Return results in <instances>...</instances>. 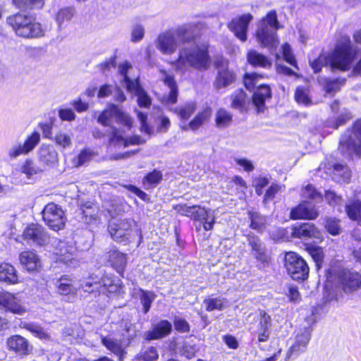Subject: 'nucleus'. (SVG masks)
I'll use <instances>...</instances> for the list:
<instances>
[{"label":"nucleus","instance_id":"f257e3e1","mask_svg":"<svg viewBox=\"0 0 361 361\" xmlns=\"http://www.w3.org/2000/svg\"><path fill=\"white\" fill-rule=\"evenodd\" d=\"M357 54L350 37L342 36L337 41L334 49L328 55L320 54L313 61L310 60V64L315 73H319L324 66H329L331 70L346 71L350 69Z\"/></svg>","mask_w":361,"mask_h":361},{"label":"nucleus","instance_id":"f03ea898","mask_svg":"<svg viewBox=\"0 0 361 361\" xmlns=\"http://www.w3.org/2000/svg\"><path fill=\"white\" fill-rule=\"evenodd\" d=\"M211 63L209 44L201 43L181 47L178 51V57L173 62V65L176 71L185 73L190 68L206 71L210 67Z\"/></svg>","mask_w":361,"mask_h":361},{"label":"nucleus","instance_id":"7ed1b4c3","mask_svg":"<svg viewBox=\"0 0 361 361\" xmlns=\"http://www.w3.org/2000/svg\"><path fill=\"white\" fill-rule=\"evenodd\" d=\"M276 11H269L257 25L255 36L263 47L272 48L277 45V31L281 27Z\"/></svg>","mask_w":361,"mask_h":361},{"label":"nucleus","instance_id":"20e7f679","mask_svg":"<svg viewBox=\"0 0 361 361\" xmlns=\"http://www.w3.org/2000/svg\"><path fill=\"white\" fill-rule=\"evenodd\" d=\"M6 22L19 37L35 38L43 35L40 23L35 22L33 17L30 15L17 13L8 16Z\"/></svg>","mask_w":361,"mask_h":361},{"label":"nucleus","instance_id":"39448f33","mask_svg":"<svg viewBox=\"0 0 361 361\" xmlns=\"http://www.w3.org/2000/svg\"><path fill=\"white\" fill-rule=\"evenodd\" d=\"M173 209L180 215L190 216L195 221L196 229L200 231L202 224L205 231L213 228L215 223L214 211L198 205L188 206L187 204H176Z\"/></svg>","mask_w":361,"mask_h":361},{"label":"nucleus","instance_id":"423d86ee","mask_svg":"<svg viewBox=\"0 0 361 361\" xmlns=\"http://www.w3.org/2000/svg\"><path fill=\"white\" fill-rule=\"evenodd\" d=\"M114 121L128 128H130L133 125L132 118L122 111L118 106L111 104L108 109L104 110L99 114L97 118V122L104 126L111 127V134L114 137H116L117 130L116 128L112 127Z\"/></svg>","mask_w":361,"mask_h":361},{"label":"nucleus","instance_id":"0eeeda50","mask_svg":"<svg viewBox=\"0 0 361 361\" xmlns=\"http://www.w3.org/2000/svg\"><path fill=\"white\" fill-rule=\"evenodd\" d=\"M284 266L288 275L295 281H305L309 275V267L298 254L287 252L284 257Z\"/></svg>","mask_w":361,"mask_h":361},{"label":"nucleus","instance_id":"6e6552de","mask_svg":"<svg viewBox=\"0 0 361 361\" xmlns=\"http://www.w3.org/2000/svg\"><path fill=\"white\" fill-rule=\"evenodd\" d=\"M135 224L132 219H115L109 223L108 230L115 241L127 244L131 240L132 228Z\"/></svg>","mask_w":361,"mask_h":361},{"label":"nucleus","instance_id":"1a4fd4ad","mask_svg":"<svg viewBox=\"0 0 361 361\" xmlns=\"http://www.w3.org/2000/svg\"><path fill=\"white\" fill-rule=\"evenodd\" d=\"M42 219L46 224L54 231L63 228L66 218L61 207L54 203H48L42 212Z\"/></svg>","mask_w":361,"mask_h":361},{"label":"nucleus","instance_id":"9d476101","mask_svg":"<svg viewBox=\"0 0 361 361\" xmlns=\"http://www.w3.org/2000/svg\"><path fill=\"white\" fill-rule=\"evenodd\" d=\"M308 326H304L296 334L293 343L287 352V357H298L305 353L307 348L308 343L311 339L313 329L312 325L315 322H312L311 324L307 321Z\"/></svg>","mask_w":361,"mask_h":361},{"label":"nucleus","instance_id":"9b49d317","mask_svg":"<svg viewBox=\"0 0 361 361\" xmlns=\"http://www.w3.org/2000/svg\"><path fill=\"white\" fill-rule=\"evenodd\" d=\"M40 142V134L34 131L23 143L14 144L7 151L8 160L13 161L21 155H27L32 152Z\"/></svg>","mask_w":361,"mask_h":361},{"label":"nucleus","instance_id":"f8f14e48","mask_svg":"<svg viewBox=\"0 0 361 361\" xmlns=\"http://www.w3.org/2000/svg\"><path fill=\"white\" fill-rule=\"evenodd\" d=\"M339 145L342 152H345V149H354L356 145L361 151V118L353 123L352 130L348 129L341 135Z\"/></svg>","mask_w":361,"mask_h":361},{"label":"nucleus","instance_id":"ddd939ff","mask_svg":"<svg viewBox=\"0 0 361 361\" xmlns=\"http://www.w3.org/2000/svg\"><path fill=\"white\" fill-rule=\"evenodd\" d=\"M253 20L251 13H245L233 18L227 25L228 28L235 37L243 42L247 39L249 25Z\"/></svg>","mask_w":361,"mask_h":361},{"label":"nucleus","instance_id":"4468645a","mask_svg":"<svg viewBox=\"0 0 361 361\" xmlns=\"http://www.w3.org/2000/svg\"><path fill=\"white\" fill-rule=\"evenodd\" d=\"M8 349L17 355L24 357L32 353L33 347L29 341L20 335H13L6 340Z\"/></svg>","mask_w":361,"mask_h":361},{"label":"nucleus","instance_id":"2eb2a0df","mask_svg":"<svg viewBox=\"0 0 361 361\" xmlns=\"http://www.w3.org/2000/svg\"><path fill=\"white\" fill-rule=\"evenodd\" d=\"M37 158L44 169L55 166L59 161V154L53 145L42 144L37 150Z\"/></svg>","mask_w":361,"mask_h":361},{"label":"nucleus","instance_id":"dca6fc26","mask_svg":"<svg viewBox=\"0 0 361 361\" xmlns=\"http://www.w3.org/2000/svg\"><path fill=\"white\" fill-rule=\"evenodd\" d=\"M172 331V324L166 319H161L159 322L154 324L150 330L145 331L143 334V338L147 341L152 340H160L168 336Z\"/></svg>","mask_w":361,"mask_h":361},{"label":"nucleus","instance_id":"f3484780","mask_svg":"<svg viewBox=\"0 0 361 361\" xmlns=\"http://www.w3.org/2000/svg\"><path fill=\"white\" fill-rule=\"evenodd\" d=\"M198 24L190 23L178 27L174 34L177 39L178 44L180 43L183 46H191L195 43L197 36V30Z\"/></svg>","mask_w":361,"mask_h":361},{"label":"nucleus","instance_id":"a211bd4d","mask_svg":"<svg viewBox=\"0 0 361 361\" xmlns=\"http://www.w3.org/2000/svg\"><path fill=\"white\" fill-rule=\"evenodd\" d=\"M178 42L173 32H165L159 35L157 48L164 54H173L178 47Z\"/></svg>","mask_w":361,"mask_h":361},{"label":"nucleus","instance_id":"6ab92c4d","mask_svg":"<svg viewBox=\"0 0 361 361\" xmlns=\"http://www.w3.org/2000/svg\"><path fill=\"white\" fill-rule=\"evenodd\" d=\"M73 282V280L70 276L63 275L55 283L59 293L64 296V300L68 302H73L77 293Z\"/></svg>","mask_w":361,"mask_h":361},{"label":"nucleus","instance_id":"aec40b11","mask_svg":"<svg viewBox=\"0 0 361 361\" xmlns=\"http://www.w3.org/2000/svg\"><path fill=\"white\" fill-rule=\"evenodd\" d=\"M319 215L314 205L309 202H302L293 208L290 213L291 219H314Z\"/></svg>","mask_w":361,"mask_h":361},{"label":"nucleus","instance_id":"412c9836","mask_svg":"<svg viewBox=\"0 0 361 361\" xmlns=\"http://www.w3.org/2000/svg\"><path fill=\"white\" fill-rule=\"evenodd\" d=\"M25 240H31L39 245H44L49 240V235L44 228L38 224L29 225L23 232Z\"/></svg>","mask_w":361,"mask_h":361},{"label":"nucleus","instance_id":"4be33fe9","mask_svg":"<svg viewBox=\"0 0 361 361\" xmlns=\"http://www.w3.org/2000/svg\"><path fill=\"white\" fill-rule=\"evenodd\" d=\"M271 317L264 311L259 312V322L257 329L254 331V336L258 342H266L270 336Z\"/></svg>","mask_w":361,"mask_h":361},{"label":"nucleus","instance_id":"5701e85b","mask_svg":"<svg viewBox=\"0 0 361 361\" xmlns=\"http://www.w3.org/2000/svg\"><path fill=\"white\" fill-rule=\"evenodd\" d=\"M340 283L345 293H350L361 287V274L344 271L339 278Z\"/></svg>","mask_w":361,"mask_h":361},{"label":"nucleus","instance_id":"b1692460","mask_svg":"<svg viewBox=\"0 0 361 361\" xmlns=\"http://www.w3.org/2000/svg\"><path fill=\"white\" fill-rule=\"evenodd\" d=\"M118 331L121 336V342L126 345H128L139 332L136 324L128 319L120 322Z\"/></svg>","mask_w":361,"mask_h":361},{"label":"nucleus","instance_id":"393cba45","mask_svg":"<svg viewBox=\"0 0 361 361\" xmlns=\"http://www.w3.org/2000/svg\"><path fill=\"white\" fill-rule=\"evenodd\" d=\"M271 90L267 85H259L252 94V103L256 106L258 113L264 112L265 102L271 97Z\"/></svg>","mask_w":361,"mask_h":361},{"label":"nucleus","instance_id":"a878e982","mask_svg":"<svg viewBox=\"0 0 361 361\" xmlns=\"http://www.w3.org/2000/svg\"><path fill=\"white\" fill-rule=\"evenodd\" d=\"M291 236L295 238H318L319 231L313 224L303 223L291 227Z\"/></svg>","mask_w":361,"mask_h":361},{"label":"nucleus","instance_id":"bb28decb","mask_svg":"<svg viewBox=\"0 0 361 361\" xmlns=\"http://www.w3.org/2000/svg\"><path fill=\"white\" fill-rule=\"evenodd\" d=\"M248 245L252 248V254L255 258L262 262H267L268 256L266 252V247L259 238L252 233H250L247 236Z\"/></svg>","mask_w":361,"mask_h":361},{"label":"nucleus","instance_id":"cd10ccee","mask_svg":"<svg viewBox=\"0 0 361 361\" xmlns=\"http://www.w3.org/2000/svg\"><path fill=\"white\" fill-rule=\"evenodd\" d=\"M0 305L14 314L21 315L25 312V308L18 302L15 295L7 292L0 293Z\"/></svg>","mask_w":361,"mask_h":361},{"label":"nucleus","instance_id":"c85d7f7f","mask_svg":"<svg viewBox=\"0 0 361 361\" xmlns=\"http://www.w3.org/2000/svg\"><path fill=\"white\" fill-rule=\"evenodd\" d=\"M235 80V73L226 67H219L214 86L216 90L226 87Z\"/></svg>","mask_w":361,"mask_h":361},{"label":"nucleus","instance_id":"c756f323","mask_svg":"<svg viewBox=\"0 0 361 361\" xmlns=\"http://www.w3.org/2000/svg\"><path fill=\"white\" fill-rule=\"evenodd\" d=\"M0 281L9 285H13L18 282L17 271L13 265L8 263L0 264Z\"/></svg>","mask_w":361,"mask_h":361},{"label":"nucleus","instance_id":"7c9ffc66","mask_svg":"<svg viewBox=\"0 0 361 361\" xmlns=\"http://www.w3.org/2000/svg\"><path fill=\"white\" fill-rule=\"evenodd\" d=\"M59 248L57 252L58 259L67 266H75L76 260L74 258L75 248L72 246H66L65 242L59 243Z\"/></svg>","mask_w":361,"mask_h":361},{"label":"nucleus","instance_id":"2f4dec72","mask_svg":"<svg viewBox=\"0 0 361 361\" xmlns=\"http://www.w3.org/2000/svg\"><path fill=\"white\" fill-rule=\"evenodd\" d=\"M20 264L28 271H33L40 266L37 255L32 251H23L19 255Z\"/></svg>","mask_w":361,"mask_h":361},{"label":"nucleus","instance_id":"473e14b6","mask_svg":"<svg viewBox=\"0 0 361 361\" xmlns=\"http://www.w3.org/2000/svg\"><path fill=\"white\" fill-rule=\"evenodd\" d=\"M44 169L37 164L32 159H26L20 167V171L28 180H33L34 176L42 173Z\"/></svg>","mask_w":361,"mask_h":361},{"label":"nucleus","instance_id":"72a5a7b5","mask_svg":"<svg viewBox=\"0 0 361 361\" xmlns=\"http://www.w3.org/2000/svg\"><path fill=\"white\" fill-rule=\"evenodd\" d=\"M247 59L248 63L254 67L269 68L271 66V61L256 50H250L247 53Z\"/></svg>","mask_w":361,"mask_h":361},{"label":"nucleus","instance_id":"f704fd0d","mask_svg":"<svg viewBox=\"0 0 361 361\" xmlns=\"http://www.w3.org/2000/svg\"><path fill=\"white\" fill-rule=\"evenodd\" d=\"M128 92L134 93L137 97V104L141 108H149L151 105L152 100L146 91L142 88L138 82L133 85L131 89H126Z\"/></svg>","mask_w":361,"mask_h":361},{"label":"nucleus","instance_id":"c9c22d12","mask_svg":"<svg viewBox=\"0 0 361 361\" xmlns=\"http://www.w3.org/2000/svg\"><path fill=\"white\" fill-rule=\"evenodd\" d=\"M331 176L337 183H348L351 177V171L346 164H336L333 166Z\"/></svg>","mask_w":361,"mask_h":361},{"label":"nucleus","instance_id":"e433bc0d","mask_svg":"<svg viewBox=\"0 0 361 361\" xmlns=\"http://www.w3.org/2000/svg\"><path fill=\"white\" fill-rule=\"evenodd\" d=\"M109 259L112 267L121 274L127 264L126 255L118 250H111L109 252Z\"/></svg>","mask_w":361,"mask_h":361},{"label":"nucleus","instance_id":"4c0bfd02","mask_svg":"<svg viewBox=\"0 0 361 361\" xmlns=\"http://www.w3.org/2000/svg\"><path fill=\"white\" fill-rule=\"evenodd\" d=\"M248 217L250 220V227L258 233H263L267 227V217L257 212H248Z\"/></svg>","mask_w":361,"mask_h":361},{"label":"nucleus","instance_id":"58836bf2","mask_svg":"<svg viewBox=\"0 0 361 361\" xmlns=\"http://www.w3.org/2000/svg\"><path fill=\"white\" fill-rule=\"evenodd\" d=\"M164 83L170 89L169 94L164 99L166 104L176 103L178 92L176 81L171 75H167L164 78Z\"/></svg>","mask_w":361,"mask_h":361},{"label":"nucleus","instance_id":"ea45409f","mask_svg":"<svg viewBox=\"0 0 361 361\" xmlns=\"http://www.w3.org/2000/svg\"><path fill=\"white\" fill-rule=\"evenodd\" d=\"M227 304L228 300L221 297L208 298L203 301V305L205 306V310L207 312H212L214 310L221 311L228 306Z\"/></svg>","mask_w":361,"mask_h":361},{"label":"nucleus","instance_id":"a19ab883","mask_svg":"<svg viewBox=\"0 0 361 361\" xmlns=\"http://www.w3.org/2000/svg\"><path fill=\"white\" fill-rule=\"evenodd\" d=\"M102 343L110 351L114 353L115 355L119 356L120 359L122 358V355L124 352L122 347V343L116 339H114L110 336H102Z\"/></svg>","mask_w":361,"mask_h":361},{"label":"nucleus","instance_id":"79ce46f5","mask_svg":"<svg viewBox=\"0 0 361 361\" xmlns=\"http://www.w3.org/2000/svg\"><path fill=\"white\" fill-rule=\"evenodd\" d=\"M231 107L243 111L247 101V96L243 89H238L231 95Z\"/></svg>","mask_w":361,"mask_h":361},{"label":"nucleus","instance_id":"37998d69","mask_svg":"<svg viewBox=\"0 0 361 361\" xmlns=\"http://www.w3.org/2000/svg\"><path fill=\"white\" fill-rule=\"evenodd\" d=\"M352 113L347 109H343L339 114L334 118L328 121V126L338 129L353 118Z\"/></svg>","mask_w":361,"mask_h":361},{"label":"nucleus","instance_id":"c03bdc74","mask_svg":"<svg viewBox=\"0 0 361 361\" xmlns=\"http://www.w3.org/2000/svg\"><path fill=\"white\" fill-rule=\"evenodd\" d=\"M132 68V65L128 61H125L118 65V73L123 77L122 83L126 89H131L133 85L138 82V79L135 80L130 79L128 75V71Z\"/></svg>","mask_w":361,"mask_h":361},{"label":"nucleus","instance_id":"a18cd8bd","mask_svg":"<svg viewBox=\"0 0 361 361\" xmlns=\"http://www.w3.org/2000/svg\"><path fill=\"white\" fill-rule=\"evenodd\" d=\"M20 326L30 332H31L35 336L40 338L48 340L50 338L49 335L44 330V329L33 322H22Z\"/></svg>","mask_w":361,"mask_h":361},{"label":"nucleus","instance_id":"49530a36","mask_svg":"<svg viewBox=\"0 0 361 361\" xmlns=\"http://www.w3.org/2000/svg\"><path fill=\"white\" fill-rule=\"evenodd\" d=\"M233 116L224 109H220L217 111L215 116V122L217 128H226L228 127L232 122Z\"/></svg>","mask_w":361,"mask_h":361},{"label":"nucleus","instance_id":"de8ad7c7","mask_svg":"<svg viewBox=\"0 0 361 361\" xmlns=\"http://www.w3.org/2000/svg\"><path fill=\"white\" fill-rule=\"evenodd\" d=\"M100 285V294L116 293L118 290V286L114 283L111 276H105L99 281Z\"/></svg>","mask_w":361,"mask_h":361},{"label":"nucleus","instance_id":"09e8293b","mask_svg":"<svg viewBox=\"0 0 361 361\" xmlns=\"http://www.w3.org/2000/svg\"><path fill=\"white\" fill-rule=\"evenodd\" d=\"M138 294L140 302L142 305V311L145 314H147L151 308L152 303L154 300L156 295L152 291L145 290L143 289H140Z\"/></svg>","mask_w":361,"mask_h":361},{"label":"nucleus","instance_id":"8fccbe9b","mask_svg":"<svg viewBox=\"0 0 361 361\" xmlns=\"http://www.w3.org/2000/svg\"><path fill=\"white\" fill-rule=\"evenodd\" d=\"M13 3L19 9L34 10L42 8L44 0H13Z\"/></svg>","mask_w":361,"mask_h":361},{"label":"nucleus","instance_id":"3c124183","mask_svg":"<svg viewBox=\"0 0 361 361\" xmlns=\"http://www.w3.org/2000/svg\"><path fill=\"white\" fill-rule=\"evenodd\" d=\"M345 82V78H324V90L329 94L335 93L340 90L341 86L344 85Z\"/></svg>","mask_w":361,"mask_h":361},{"label":"nucleus","instance_id":"603ef678","mask_svg":"<svg viewBox=\"0 0 361 361\" xmlns=\"http://www.w3.org/2000/svg\"><path fill=\"white\" fill-rule=\"evenodd\" d=\"M197 107L194 102H188L185 104L176 107L173 111L183 120H188L195 111Z\"/></svg>","mask_w":361,"mask_h":361},{"label":"nucleus","instance_id":"864d4df0","mask_svg":"<svg viewBox=\"0 0 361 361\" xmlns=\"http://www.w3.org/2000/svg\"><path fill=\"white\" fill-rule=\"evenodd\" d=\"M75 10L71 7L63 8L58 11L56 16V21L60 30L62 28L64 22H68L72 19Z\"/></svg>","mask_w":361,"mask_h":361},{"label":"nucleus","instance_id":"5fc2aeb1","mask_svg":"<svg viewBox=\"0 0 361 361\" xmlns=\"http://www.w3.org/2000/svg\"><path fill=\"white\" fill-rule=\"evenodd\" d=\"M348 216L352 220L361 221V201L356 200L345 206Z\"/></svg>","mask_w":361,"mask_h":361},{"label":"nucleus","instance_id":"6e6d98bb","mask_svg":"<svg viewBox=\"0 0 361 361\" xmlns=\"http://www.w3.org/2000/svg\"><path fill=\"white\" fill-rule=\"evenodd\" d=\"M162 180V173L158 170L148 173L143 178V184L147 189L156 186Z\"/></svg>","mask_w":361,"mask_h":361},{"label":"nucleus","instance_id":"4d7b16f0","mask_svg":"<svg viewBox=\"0 0 361 361\" xmlns=\"http://www.w3.org/2000/svg\"><path fill=\"white\" fill-rule=\"evenodd\" d=\"M84 292L92 294L94 298L100 295L99 281H92L90 279L84 281L80 286Z\"/></svg>","mask_w":361,"mask_h":361},{"label":"nucleus","instance_id":"13d9d810","mask_svg":"<svg viewBox=\"0 0 361 361\" xmlns=\"http://www.w3.org/2000/svg\"><path fill=\"white\" fill-rule=\"evenodd\" d=\"M94 153L90 149H82L79 154L74 158L73 163L75 166L78 167L83 166L90 161V160L94 157Z\"/></svg>","mask_w":361,"mask_h":361},{"label":"nucleus","instance_id":"bf43d9fd","mask_svg":"<svg viewBox=\"0 0 361 361\" xmlns=\"http://www.w3.org/2000/svg\"><path fill=\"white\" fill-rule=\"evenodd\" d=\"M295 99L299 104L304 106H310L312 104L310 97L308 95L307 91L301 86L296 88L295 92Z\"/></svg>","mask_w":361,"mask_h":361},{"label":"nucleus","instance_id":"052dcab7","mask_svg":"<svg viewBox=\"0 0 361 361\" xmlns=\"http://www.w3.org/2000/svg\"><path fill=\"white\" fill-rule=\"evenodd\" d=\"M210 116V111L205 110L199 113L190 123L189 127L192 130L198 129Z\"/></svg>","mask_w":361,"mask_h":361},{"label":"nucleus","instance_id":"680f3d73","mask_svg":"<svg viewBox=\"0 0 361 361\" xmlns=\"http://www.w3.org/2000/svg\"><path fill=\"white\" fill-rule=\"evenodd\" d=\"M159 358V354L156 348L150 346L142 351L138 357L140 361H156Z\"/></svg>","mask_w":361,"mask_h":361},{"label":"nucleus","instance_id":"e2e57ef3","mask_svg":"<svg viewBox=\"0 0 361 361\" xmlns=\"http://www.w3.org/2000/svg\"><path fill=\"white\" fill-rule=\"evenodd\" d=\"M340 221L334 218H329L326 220L325 228L333 235L339 234L341 231Z\"/></svg>","mask_w":361,"mask_h":361},{"label":"nucleus","instance_id":"0e129e2a","mask_svg":"<svg viewBox=\"0 0 361 361\" xmlns=\"http://www.w3.org/2000/svg\"><path fill=\"white\" fill-rule=\"evenodd\" d=\"M175 329L180 333H188L190 330L189 323L183 318L176 317L173 320Z\"/></svg>","mask_w":361,"mask_h":361},{"label":"nucleus","instance_id":"69168bd1","mask_svg":"<svg viewBox=\"0 0 361 361\" xmlns=\"http://www.w3.org/2000/svg\"><path fill=\"white\" fill-rule=\"evenodd\" d=\"M54 140L56 143L63 148L71 145V138L69 135L63 132H59L56 134Z\"/></svg>","mask_w":361,"mask_h":361},{"label":"nucleus","instance_id":"338daca9","mask_svg":"<svg viewBox=\"0 0 361 361\" xmlns=\"http://www.w3.org/2000/svg\"><path fill=\"white\" fill-rule=\"evenodd\" d=\"M283 56L284 60L292 66L298 68L297 66L296 60L292 53L290 46L288 44H285L283 46Z\"/></svg>","mask_w":361,"mask_h":361},{"label":"nucleus","instance_id":"774afa93","mask_svg":"<svg viewBox=\"0 0 361 361\" xmlns=\"http://www.w3.org/2000/svg\"><path fill=\"white\" fill-rule=\"evenodd\" d=\"M260 77H262V75L257 73L250 74L246 73L244 77V84L245 87L250 90H252L257 86V79Z\"/></svg>","mask_w":361,"mask_h":361}]
</instances>
